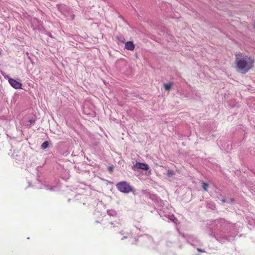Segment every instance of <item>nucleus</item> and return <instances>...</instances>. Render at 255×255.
<instances>
[{
	"label": "nucleus",
	"mask_w": 255,
	"mask_h": 255,
	"mask_svg": "<svg viewBox=\"0 0 255 255\" xmlns=\"http://www.w3.org/2000/svg\"><path fill=\"white\" fill-rule=\"evenodd\" d=\"M255 59L253 56L239 52L235 54V64L237 70L245 74L252 70L255 65Z\"/></svg>",
	"instance_id": "nucleus-1"
},
{
	"label": "nucleus",
	"mask_w": 255,
	"mask_h": 255,
	"mask_svg": "<svg viewBox=\"0 0 255 255\" xmlns=\"http://www.w3.org/2000/svg\"><path fill=\"white\" fill-rule=\"evenodd\" d=\"M135 45L132 41H128L125 43V48L128 50H133Z\"/></svg>",
	"instance_id": "nucleus-5"
},
{
	"label": "nucleus",
	"mask_w": 255,
	"mask_h": 255,
	"mask_svg": "<svg viewBox=\"0 0 255 255\" xmlns=\"http://www.w3.org/2000/svg\"><path fill=\"white\" fill-rule=\"evenodd\" d=\"M197 250L200 252H204V251L200 249H197Z\"/></svg>",
	"instance_id": "nucleus-12"
},
{
	"label": "nucleus",
	"mask_w": 255,
	"mask_h": 255,
	"mask_svg": "<svg viewBox=\"0 0 255 255\" xmlns=\"http://www.w3.org/2000/svg\"><path fill=\"white\" fill-rule=\"evenodd\" d=\"M9 83L15 89H22V84L16 80L10 78L8 79Z\"/></svg>",
	"instance_id": "nucleus-3"
},
{
	"label": "nucleus",
	"mask_w": 255,
	"mask_h": 255,
	"mask_svg": "<svg viewBox=\"0 0 255 255\" xmlns=\"http://www.w3.org/2000/svg\"><path fill=\"white\" fill-rule=\"evenodd\" d=\"M108 169L110 172H112L113 171L114 166H109L108 168Z\"/></svg>",
	"instance_id": "nucleus-11"
},
{
	"label": "nucleus",
	"mask_w": 255,
	"mask_h": 255,
	"mask_svg": "<svg viewBox=\"0 0 255 255\" xmlns=\"http://www.w3.org/2000/svg\"><path fill=\"white\" fill-rule=\"evenodd\" d=\"M253 26L254 28L255 29V21L253 22Z\"/></svg>",
	"instance_id": "nucleus-15"
},
{
	"label": "nucleus",
	"mask_w": 255,
	"mask_h": 255,
	"mask_svg": "<svg viewBox=\"0 0 255 255\" xmlns=\"http://www.w3.org/2000/svg\"><path fill=\"white\" fill-rule=\"evenodd\" d=\"M117 38L118 39V40L119 41H120L121 42L123 43H125L126 39H125V38H124V36H123L122 35L118 36H117Z\"/></svg>",
	"instance_id": "nucleus-7"
},
{
	"label": "nucleus",
	"mask_w": 255,
	"mask_h": 255,
	"mask_svg": "<svg viewBox=\"0 0 255 255\" xmlns=\"http://www.w3.org/2000/svg\"><path fill=\"white\" fill-rule=\"evenodd\" d=\"M1 52H2V50L1 49H0V55H1Z\"/></svg>",
	"instance_id": "nucleus-16"
},
{
	"label": "nucleus",
	"mask_w": 255,
	"mask_h": 255,
	"mask_svg": "<svg viewBox=\"0 0 255 255\" xmlns=\"http://www.w3.org/2000/svg\"><path fill=\"white\" fill-rule=\"evenodd\" d=\"M49 145V143L48 141H44L41 145V148L43 149H46V148L48 147Z\"/></svg>",
	"instance_id": "nucleus-8"
},
{
	"label": "nucleus",
	"mask_w": 255,
	"mask_h": 255,
	"mask_svg": "<svg viewBox=\"0 0 255 255\" xmlns=\"http://www.w3.org/2000/svg\"><path fill=\"white\" fill-rule=\"evenodd\" d=\"M222 203H225V202H226V200H225V199H223L222 200Z\"/></svg>",
	"instance_id": "nucleus-14"
},
{
	"label": "nucleus",
	"mask_w": 255,
	"mask_h": 255,
	"mask_svg": "<svg viewBox=\"0 0 255 255\" xmlns=\"http://www.w3.org/2000/svg\"><path fill=\"white\" fill-rule=\"evenodd\" d=\"M231 200L232 202L234 201V200L233 199H231Z\"/></svg>",
	"instance_id": "nucleus-17"
},
{
	"label": "nucleus",
	"mask_w": 255,
	"mask_h": 255,
	"mask_svg": "<svg viewBox=\"0 0 255 255\" xmlns=\"http://www.w3.org/2000/svg\"><path fill=\"white\" fill-rule=\"evenodd\" d=\"M133 167L146 171H147L149 169V167L147 164L140 162H136L135 164H134Z\"/></svg>",
	"instance_id": "nucleus-4"
},
{
	"label": "nucleus",
	"mask_w": 255,
	"mask_h": 255,
	"mask_svg": "<svg viewBox=\"0 0 255 255\" xmlns=\"http://www.w3.org/2000/svg\"><path fill=\"white\" fill-rule=\"evenodd\" d=\"M29 122L30 123H33L34 122V121L33 120H30L29 121Z\"/></svg>",
	"instance_id": "nucleus-13"
},
{
	"label": "nucleus",
	"mask_w": 255,
	"mask_h": 255,
	"mask_svg": "<svg viewBox=\"0 0 255 255\" xmlns=\"http://www.w3.org/2000/svg\"><path fill=\"white\" fill-rule=\"evenodd\" d=\"M172 85L173 84L172 83H166L164 84L165 89L167 91H169L172 86Z\"/></svg>",
	"instance_id": "nucleus-6"
},
{
	"label": "nucleus",
	"mask_w": 255,
	"mask_h": 255,
	"mask_svg": "<svg viewBox=\"0 0 255 255\" xmlns=\"http://www.w3.org/2000/svg\"><path fill=\"white\" fill-rule=\"evenodd\" d=\"M116 187L120 191L125 193H128L133 190L132 188L126 181L119 182L116 184Z\"/></svg>",
	"instance_id": "nucleus-2"
},
{
	"label": "nucleus",
	"mask_w": 255,
	"mask_h": 255,
	"mask_svg": "<svg viewBox=\"0 0 255 255\" xmlns=\"http://www.w3.org/2000/svg\"><path fill=\"white\" fill-rule=\"evenodd\" d=\"M173 174H174V172L173 171L170 170H167V175L168 177H170L172 176H173Z\"/></svg>",
	"instance_id": "nucleus-10"
},
{
	"label": "nucleus",
	"mask_w": 255,
	"mask_h": 255,
	"mask_svg": "<svg viewBox=\"0 0 255 255\" xmlns=\"http://www.w3.org/2000/svg\"><path fill=\"white\" fill-rule=\"evenodd\" d=\"M209 185L207 183H205V182H203L202 183V187L204 189V190L205 191H208V187Z\"/></svg>",
	"instance_id": "nucleus-9"
}]
</instances>
